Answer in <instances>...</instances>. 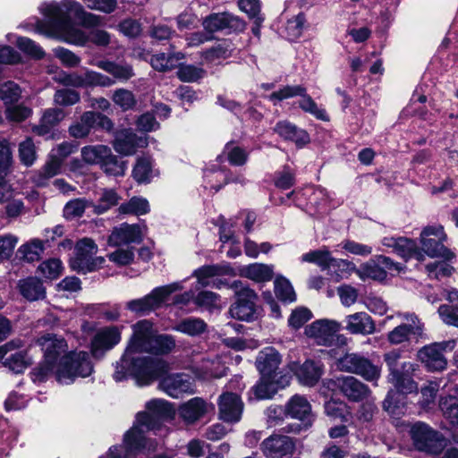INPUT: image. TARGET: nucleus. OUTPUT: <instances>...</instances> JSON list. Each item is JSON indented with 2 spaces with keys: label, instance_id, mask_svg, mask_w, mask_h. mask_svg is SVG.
Segmentation results:
<instances>
[{
  "label": "nucleus",
  "instance_id": "1",
  "mask_svg": "<svg viewBox=\"0 0 458 458\" xmlns=\"http://www.w3.org/2000/svg\"><path fill=\"white\" fill-rule=\"evenodd\" d=\"M132 335L120 360L115 363L116 382L131 377L140 386H148L169 370L168 363L159 358L143 356L149 352L157 329L153 323L142 319L132 325Z\"/></svg>",
  "mask_w": 458,
  "mask_h": 458
},
{
  "label": "nucleus",
  "instance_id": "2",
  "mask_svg": "<svg viewBox=\"0 0 458 458\" xmlns=\"http://www.w3.org/2000/svg\"><path fill=\"white\" fill-rule=\"evenodd\" d=\"M36 343L43 352V361L30 372L33 382H45L55 375L60 384L70 385L77 377H86L93 372L89 353L69 352L63 336L47 333L39 336Z\"/></svg>",
  "mask_w": 458,
  "mask_h": 458
},
{
  "label": "nucleus",
  "instance_id": "3",
  "mask_svg": "<svg viewBox=\"0 0 458 458\" xmlns=\"http://www.w3.org/2000/svg\"><path fill=\"white\" fill-rule=\"evenodd\" d=\"M39 11L46 18V21H38L37 22V29L39 32L76 46H85L89 42V38L83 30L73 25L72 16L86 28L95 27L101 23L99 16L86 12L83 6L75 0L43 3L39 6Z\"/></svg>",
  "mask_w": 458,
  "mask_h": 458
},
{
  "label": "nucleus",
  "instance_id": "4",
  "mask_svg": "<svg viewBox=\"0 0 458 458\" xmlns=\"http://www.w3.org/2000/svg\"><path fill=\"white\" fill-rule=\"evenodd\" d=\"M147 411L137 413L133 426L123 437V445H116L117 453L125 458H132L138 453L149 454L157 447L156 439L147 437L150 431L161 428V420L171 418L174 409L171 404L161 399H155L146 403Z\"/></svg>",
  "mask_w": 458,
  "mask_h": 458
},
{
  "label": "nucleus",
  "instance_id": "5",
  "mask_svg": "<svg viewBox=\"0 0 458 458\" xmlns=\"http://www.w3.org/2000/svg\"><path fill=\"white\" fill-rule=\"evenodd\" d=\"M89 64L105 71L113 78L89 68H82L80 72L64 73L60 82L64 86L74 88H107L114 85L115 81H127L134 76L132 66L126 63L99 60L91 61Z\"/></svg>",
  "mask_w": 458,
  "mask_h": 458
},
{
  "label": "nucleus",
  "instance_id": "6",
  "mask_svg": "<svg viewBox=\"0 0 458 458\" xmlns=\"http://www.w3.org/2000/svg\"><path fill=\"white\" fill-rule=\"evenodd\" d=\"M302 263L316 264L322 271H327L335 282L347 278L355 270V265L346 259H335L327 247L304 253Z\"/></svg>",
  "mask_w": 458,
  "mask_h": 458
},
{
  "label": "nucleus",
  "instance_id": "7",
  "mask_svg": "<svg viewBox=\"0 0 458 458\" xmlns=\"http://www.w3.org/2000/svg\"><path fill=\"white\" fill-rule=\"evenodd\" d=\"M294 97H301L298 103L302 111L312 114L318 120L328 121L329 118L325 109L319 107L312 98L307 94L306 89L301 85L284 86L270 94L268 99L276 105L277 102Z\"/></svg>",
  "mask_w": 458,
  "mask_h": 458
},
{
  "label": "nucleus",
  "instance_id": "8",
  "mask_svg": "<svg viewBox=\"0 0 458 458\" xmlns=\"http://www.w3.org/2000/svg\"><path fill=\"white\" fill-rule=\"evenodd\" d=\"M398 317L403 321L387 335V340L392 344L425 339L424 324L414 313H399Z\"/></svg>",
  "mask_w": 458,
  "mask_h": 458
},
{
  "label": "nucleus",
  "instance_id": "9",
  "mask_svg": "<svg viewBox=\"0 0 458 458\" xmlns=\"http://www.w3.org/2000/svg\"><path fill=\"white\" fill-rule=\"evenodd\" d=\"M337 365L341 370L356 374L375 384L381 376V367L359 353H346L338 360Z\"/></svg>",
  "mask_w": 458,
  "mask_h": 458
},
{
  "label": "nucleus",
  "instance_id": "10",
  "mask_svg": "<svg viewBox=\"0 0 458 458\" xmlns=\"http://www.w3.org/2000/svg\"><path fill=\"white\" fill-rule=\"evenodd\" d=\"M98 252V246L93 240L83 238L75 246V254L70 260L72 270L86 274L95 270L104 262L101 257H95Z\"/></svg>",
  "mask_w": 458,
  "mask_h": 458
},
{
  "label": "nucleus",
  "instance_id": "11",
  "mask_svg": "<svg viewBox=\"0 0 458 458\" xmlns=\"http://www.w3.org/2000/svg\"><path fill=\"white\" fill-rule=\"evenodd\" d=\"M447 236L442 225H428L420 233L422 250L431 258L440 257L446 260H452L454 254L444 245Z\"/></svg>",
  "mask_w": 458,
  "mask_h": 458
},
{
  "label": "nucleus",
  "instance_id": "12",
  "mask_svg": "<svg viewBox=\"0 0 458 458\" xmlns=\"http://www.w3.org/2000/svg\"><path fill=\"white\" fill-rule=\"evenodd\" d=\"M233 287L235 289L237 301L229 310L232 318L252 321L256 318L257 293L248 286H244L241 281H234Z\"/></svg>",
  "mask_w": 458,
  "mask_h": 458
},
{
  "label": "nucleus",
  "instance_id": "13",
  "mask_svg": "<svg viewBox=\"0 0 458 458\" xmlns=\"http://www.w3.org/2000/svg\"><path fill=\"white\" fill-rule=\"evenodd\" d=\"M414 446L422 452L437 454L445 446L442 436L424 422L417 421L409 430Z\"/></svg>",
  "mask_w": 458,
  "mask_h": 458
},
{
  "label": "nucleus",
  "instance_id": "14",
  "mask_svg": "<svg viewBox=\"0 0 458 458\" xmlns=\"http://www.w3.org/2000/svg\"><path fill=\"white\" fill-rule=\"evenodd\" d=\"M183 288L182 282H175L165 286L157 287L146 296L126 303V308L134 313H146L158 308L173 293Z\"/></svg>",
  "mask_w": 458,
  "mask_h": 458
},
{
  "label": "nucleus",
  "instance_id": "15",
  "mask_svg": "<svg viewBox=\"0 0 458 458\" xmlns=\"http://www.w3.org/2000/svg\"><path fill=\"white\" fill-rule=\"evenodd\" d=\"M455 344L454 340H449L425 345L418 352V358L428 371H442L447 366L443 352L452 351Z\"/></svg>",
  "mask_w": 458,
  "mask_h": 458
},
{
  "label": "nucleus",
  "instance_id": "16",
  "mask_svg": "<svg viewBox=\"0 0 458 458\" xmlns=\"http://www.w3.org/2000/svg\"><path fill=\"white\" fill-rule=\"evenodd\" d=\"M284 412L286 416L301 420V425L289 428L288 432L299 433L310 428L314 420L315 415L311 411V405L306 397L299 394L293 395L285 404Z\"/></svg>",
  "mask_w": 458,
  "mask_h": 458
},
{
  "label": "nucleus",
  "instance_id": "17",
  "mask_svg": "<svg viewBox=\"0 0 458 458\" xmlns=\"http://www.w3.org/2000/svg\"><path fill=\"white\" fill-rule=\"evenodd\" d=\"M404 267L394 262L390 258L386 256H378L377 261L370 260L363 264L357 273L361 279H373L377 281H383L386 278V270L390 273L399 274L403 270ZM356 271V269L354 270Z\"/></svg>",
  "mask_w": 458,
  "mask_h": 458
},
{
  "label": "nucleus",
  "instance_id": "18",
  "mask_svg": "<svg viewBox=\"0 0 458 458\" xmlns=\"http://www.w3.org/2000/svg\"><path fill=\"white\" fill-rule=\"evenodd\" d=\"M122 339L121 327H104L96 331L90 341V352L95 358H101L106 352L117 345Z\"/></svg>",
  "mask_w": 458,
  "mask_h": 458
},
{
  "label": "nucleus",
  "instance_id": "19",
  "mask_svg": "<svg viewBox=\"0 0 458 458\" xmlns=\"http://www.w3.org/2000/svg\"><path fill=\"white\" fill-rule=\"evenodd\" d=\"M214 409L213 403H208L201 397H193L179 406L178 415L184 423L191 425L213 411Z\"/></svg>",
  "mask_w": 458,
  "mask_h": 458
},
{
  "label": "nucleus",
  "instance_id": "20",
  "mask_svg": "<svg viewBox=\"0 0 458 458\" xmlns=\"http://www.w3.org/2000/svg\"><path fill=\"white\" fill-rule=\"evenodd\" d=\"M340 327V324L335 320L318 319L311 323L305 333L318 344L328 346L334 343Z\"/></svg>",
  "mask_w": 458,
  "mask_h": 458
},
{
  "label": "nucleus",
  "instance_id": "21",
  "mask_svg": "<svg viewBox=\"0 0 458 458\" xmlns=\"http://www.w3.org/2000/svg\"><path fill=\"white\" fill-rule=\"evenodd\" d=\"M148 145L147 136H138L131 129H123L115 134L113 147L114 150L123 156H131L138 148Z\"/></svg>",
  "mask_w": 458,
  "mask_h": 458
},
{
  "label": "nucleus",
  "instance_id": "22",
  "mask_svg": "<svg viewBox=\"0 0 458 458\" xmlns=\"http://www.w3.org/2000/svg\"><path fill=\"white\" fill-rule=\"evenodd\" d=\"M219 418L229 423L240 421L243 403L237 393L225 392L218 399Z\"/></svg>",
  "mask_w": 458,
  "mask_h": 458
},
{
  "label": "nucleus",
  "instance_id": "23",
  "mask_svg": "<svg viewBox=\"0 0 458 458\" xmlns=\"http://www.w3.org/2000/svg\"><path fill=\"white\" fill-rule=\"evenodd\" d=\"M341 393L350 401L360 402L370 395L367 385L352 376L339 377L332 381Z\"/></svg>",
  "mask_w": 458,
  "mask_h": 458
},
{
  "label": "nucleus",
  "instance_id": "24",
  "mask_svg": "<svg viewBox=\"0 0 458 458\" xmlns=\"http://www.w3.org/2000/svg\"><path fill=\"white\" fill-rule=\"evenodd\" d=\"M160 389L173 398L184 394H193L194 385L191 377L186 374H172L165 377L159 383Z\"/></svg>",
  "mask_w": 458,
  "mask_h": 458
},
{
  "label": "nucleus",
  "instance_id": "25",
  "mask_svg": "<svg viewBox=\"0 0 458 458\" xmlns=\"http://www.w3.org/2000/svg\"><path fill=\"white\" fill-rule=\"evenodd\" d=\"M202 26L206 31L213 33L224 30H242L245 28V23L237 16L222 13L207 16L202 21Z\"/></svg>",
  "mask_w": 458,
  "mask_h": 458
},
{
  "label": "nucleus",
  "instance_id": "26",
  "mask_svg": "<svg viewBox=\"0 0 458 458\" xmlns=\"http://www.w3.org/2000/svg\"><path fill=\"white\" fill-rule=\"evenodd\" d=\"M260 448L267 457L281 458L292 454L295 449V444L290 437L272 435L261 443Z\"/></svg>",
  "mask_w": 458,
  "mask_h": 458
},
{
  "label": "nucleus",
  "instance_id": "27",
  "mask_svg": "<svg viewBox=\"0 0 458 458\" xmlns=\"http://www.w3.org/2000/svg\"><path fill=\"white\" fill-rule=\"evenodd\" d=\"M146 229L145 225L122 224L114 227L108 238V242L113 246H121L132 242H140Z\"/></svg>",
  "mask_w": 458,
  "mask_h": 458
},
{
  "label": "nucleus",
  "instance_id": "28",
  "mask_svg": "<svg viewBox=\"0 0 458 458\" xmlns=\"http://www.w3.org/2000/svg\"><path fill=\"white\" fill-rule=\"evenodd\" d=\"M382 244L391 248L393 252L404 259L411 258H415L418 260L424 259V254L419 250L416 242L408 238L384 237Z\"/></svg>",
  "mask_w": 458,
  "mask_h": 458
},
{
  "label": "nucleus",
  "instance_id": "29",
  "mask_svg": "<svg viewBox=\"0 0 458 458\" xmlns=\"http://www.w3.org/2000/svg\"><path fill=\"white\" fill-rule=\"evenodd\" d=\"M299 382L304 386L316 385L323 374V368L318 362L308 360L302 364L293 362L289 366Z\"/></svg>",
  "mask_w": 458,
  "mask_h": 458
},
{
  "label": "nucleus",
  "instance_id": "30",
  "mask_svg": "<svg viewBox=\"0 0 458 458\" xmlns=\"http://www.w3.org/2000/svg\"><path fill=\"white\" fill-rule=\"evenodd\" d=\"M417 365L409 361L402 364V371L397 373L396 377H390L388 379L393 383L398 392L403 394H411L417 392L418 386L412 379L413 372Z\"/></svg>",
  "mask_w": 458,
  "mask_h": 458
},
{
  "label": "nucleus",
  "instance_id": "31",
  "mask_svg": "<svg viewBox=\"0 0 458 458\" xmlns=\"http://www.w3.org/2000/svg\"><path fill=\"white\" fill-rule=\"evenodd\" d=\"M274 131L284 140L293 141L298 147H303L310 142V136L306 131L286 120L278 122Z\"/></svg>",
  "mask_w": 458,
  "mask_h": 458
},
{
  "label": "nucleus",
  "instance_id": "32",
  "mask_svg": "<svg viewBox=\"0 0 458 458\" xmlns=\"http://www.w3.org/2000/svg\"><path fill=\"white\" fill-rule=\"evenodd\" d=\"M281 363V355L273 347H266L261 350L256 359V367L260 376H271L278 369Z\"/></svg>",
  "mask_w": 458,
  "mask_h": 458
},
{
  "label": "nucleus",
  "instance_id": "33",
  "mask_svg": "<svg viewBox=\"0 0 458 458\" xmlns=\"http://www.w3.org/2000/svg\"><path fill=\"white\" fill-rule=\"evenodd\" d=\"M345 329L352 334L370 335L375 331V324L366 312H357L345 318Z\"/></svg>",
  "mask_w": 458,
  "mask_h": 458
},
{
  "label": "nucleus",
  "instance_id": "34",
  "mask_svg": "<svg viewBox=\"0 0 458 458\" xmlns=\"http://www.w3.org/2000/svg\"><path fill=\"white\" fill-rule=\"evenodd\" d=\"M234 49V45L231 40L223 39L201 52V57L207 64H220L223 60L230 57Z\"/></svg>",
  "mask_w": 458,
  "mask_h": 458
},
{
  "label": "nucleus",
  "instance_id": "35",
  "mask_svg": "<svg viewBox=\"0 0 458 458\" xmlns=\"http://www.w3.org/2000/svg\"><path fill=\"white\" fill-rule=\"evenodd\" d=\"M240 276L256 283L268 282L274 276V266L263 263L250 264L240 269Z\"/></svg>",
  "mask_w": 458,
  "mask_h": 458
},
{
  "label": "nucleus",
  "instance_id": "36",
  "mask_svg": "<svg viewBox=\"0 0 458 458\" xmlns=\"http://www.w3.org/2000/svg\"><path fill=\"white\" fill-rule=\"evenodd\" d=\"M63 163L55 156L49 154L46 164L40 170L35 172L31 177L32 182L38 186L43 187L47 185L48 180L59 174Z\"/></svg>",
  "mask_w": 458,
  "mask_h": 458
},
{
  "label": "nucleus",
  "instance_id": "37",
  "mask_svg": "<svg viewBox=\"0 0 458 458\" xmlns=\"http://www.w3.org/2000/svg\"><path fill=\"white\" fill-rule=\"evenodd\" d=\"M111 148L106 145H88L81 149L82 161L87 165H99L102 166L105 160L110 157Z\"/></svg>",
  "mask_w": 458,
  "mask_h": 458
},
{
  "label": "nucleus",
  "instance_id": "38",
  "mask_svg": "<svg viewBox=\"0 0 458 458\" xmlns=\"http://www.w3.org/2000/svg\"><path fill=\"white\" fill-rule=\"evenodd\" d=\"M65 117V113L60 108H49L45 110L40 123L33 128V131L45 136Z\"/></svg>",
  "mask_w": 458,
  "mask_h": 458
},
{
  "label": "nucleus",
  "instance_id": "39",
  "mask_svg": "<svg viewBox=\"0 0 458 458\" xmlns=\"http://www.w3.org/2000/svg\"><path fill=\"white\" fill-rule=\"evenodd\" d=\"M21 294L29 301H36L43 298L45 289L42 283L36 277H28L19 282Z\"/></svg>",
  "mask_w": 458,
  "mask_h": 458
},
{
  "label": "nucleus",
  "instance_id": "40",
  "mask_svg": "<svg viewBox=\"0 0 458 458\" xmlns=\"http://www.w3.org/2000/svg\"><path fill=\"white\" fill-rule=\"evenodd\" d=\"M175 346L176 341L174 335L159 334L157 331L148 353L154 355H166L172 352Z\"/></svg>",
  "mask_w": 458,
  "mask_h": 458
},
{
  "label": "nucleus",
  "instance_id": "41",
  "mask_svg": "<svg viewBox=\"0 0 458 458\" xmlns=\"http://www.w3.org/2000/svg\"><path fill=\"white\" fill-rule=\"evenodd\" d=\"M207 327L201 318H188L177 323L173 329L190 336H198L206 331Z\"/></svg>",
  "mask_w": 458,
  "mask_h": 458
},
{
  "label": "nucleus",
  "instance_id": "42",
  "mask_svg": "<svg viewBox=\"0 0 458 458\" xmlns=\"http://www.w3.org/2000/svg\"><path fill=\"white\" fill-rule=\"evenodd\" d=\"M118 209L121 214L143 216L150 211V206L147 199L135 196L121 204Z\"/></svg>",
  "mask_w": 458,
  "mask_h": 458
},
{
  "label": "nucleus",
  "instance_id": "43",
  "mask_svg": "<svg viewBox=\"0 0 458 458\" xmlns=\"http://www.w3.org/2000/svg\"><path fill=\"white\" fill-rule=\"evenodd\" d=\"M182 58L183 55L180 52L168 55L161 53L152 55L150 64L157 71L166 72L174 69L176 63Z\"/></svg>",
  "mask_w": 458,
  "mask_h": 458
},
{
  "label": "nucleus",
  "instance_id": "44",
  "mask_svg": "<svg viewBox=\"0 0 458 458\" xmlns=\"http://www.w3.org/2000/svg\"><path fill=\"white\" fill-rule=\"evenodd\" d=\"M200 369L202 373L199 374V377L205 380L222 377L226 375L227 371V368L218 358L212 360H204Z\"/></svg>",
  "mask_w": 458,
  "mask_h": 458
},
{
  "label": "nucleus",
  "instance_id": "45",
  "mask_svg": "<svg viewBox=\"0 0 458 458\" xmlns=\"http://www.w3.org/2000/svg\"><path fill=\"white\" fill-rule=\"evenodd\" d=\"M274 289L276 297L284 302H293L296 301V294L293 285L284 276H276L274 281Z\"/></svg>",
  "mask_w": 458,
  "mask_h": 458
},
{
  "label": "nucleus",
  "instance_id": "46",
  "mask_svg": "<svg viewBox=\"0 0 458 458\" xmlns=\"http://www.w3.org/2000/svg\"><path fill=\"white\" fill-rule=\"evenodd\" d=\"M43 250L44 242L39 239H34L30 242L21 245L18 249V254L21 259L28 262H33L40 258Z\"/></svg>",
  "mask_w": 458,
  "mask_h": 458
},
{
  "label": "nucleus",
  "instance_id": "47",
  "mask_svg": "<svg viewBox=\"0 0 458 458\" xmlns=\"http://www.w3.org/2000/svg\"><path fill=\"white\" fill-rule=\"evenodd\" d=\"M121 199L118 193L112 189H104L100 193L98 202L94 205V210L98 214H102L116 206Z\"/></svg>",
  "mask_w": 458,
  "mask_h": 458
},
{
  "label": "nucleus",
  "instance_id": "48",
  "mask_svg": "<svg viewBox=\"0 0 458 458\" xmlns=\"http://www.w3.org/2000/svg\"><path fill=\"white\" fill-rule=\"evenodd\" d=\"M30 363L31 359L28 356L26 351H17L4 360L5 367L15 373L23 372Z\"/></svg>",
  "mask_w": 458,
  "mask_h": 458
},
{
  "label": "nucleus",
  "instance_id": "49",
  "mask_svg": "<svg viewBox=\"0 0 458 458\" xmlns=\"http://www.w3.org/2000/svg\"><path fill=\"white\" fill-rule=\"evenodd\" d=\"M132 175L138 182H148L152 177V159L146 157L138 158Z\"/></svg>",
  "mask_w": 458,
  "mask_h": 458
},
{
  "label": "nucleus",
  "instance_id": "50",
  "mask_svg": "<svg viewBox=\"0 0 458 458\" xmlns=\"http://www.w3.org/2000/svg\"><path fill=\"white\" fill-rule=\"evenodd\" d=\"M112 100L123 111L132 109L137 103L134 94L126 89H115L113 93Z\"/></svg>",
  "mask_w": 458,
  "mask_h": 458
},
{
  "label": "nucleus",
  "instance_id": "51",
  "mask_svg": "<svg viewBox=\"0 0 458 458\" xmlns=\"http://www.w3.org/2000/svg\"><path fill=\"white\" fill-rule=\"evenodd\" d=\"M269 377L270 376H261L260 379L251 388V391L254 394L256 399H269L272 398L276 393V390L272 385V381H270Z\"/></svg>",
  "mask_w": 458,
  "mask_h": 458
},
{
  "label": "nucleus",
  "instance_id": "52",
  "mask_svg": "<svg viewBox=\"0 0 458 458\" xmlns=\"http://www.w3.org/2000/svg\"><path fill=\"white\" fill-rule=\"evenodd\" d=\"M19 158L26 166H31L37 159L36 147L31 138H27L19 144Z\"/></svg>",
  "mask_w": 458,
  "mask_h": 458
},
{
  "label": "nucleus",
  "instance_id": "53",
  "mask_svg": "<svg viewBox=\"0 0 458 458\" xmlns=\"http://www.w3.org/2000/svg\"><path fill=\"white\" fill-rule=\"evenodd\" d=\"M206 72L199 66L191 64L181 65L177 71V77L185 82H194L204 77Z\"/></svg>",
  "mask_w": 458,
  "mask_h": 458
},
{
  "label": "nucleus",
  "instance_id": "54",
  "mask_svg": "<svg viewBox=\"0 0 458 458\" xmlns=\"http://www.w3.org/2000/svg\"><path fill=\"white\" fill-rule=\"evenodd\" d=\"M448 260L435 261L426 266V270L430 278L440 279L450 276L454 271V267L448 264Z\"/></svg>",
  "mask_w": 458,
  "mask_h": 458
},
{
  "label": "nucleus",
  "instance_id": "55",
  "mask_svg": "<svg viewBox=\"0 0 458 458\" xmlns=\"http://www.w3.org/2000/svg\"><path fill=\"white\" fill-rule=\"evenodd\" d=\"M194 303L207 310L218 309L220 307V296L210 291H202L194 298Z\"/></svg>",
  "mask_w": 458,
  "mask_h": 458
},
{
  "label": "nucleus",
  "instance_id": "56",
  "mask_svg": "<svg viewBox=\"0 0 458 458\" xmlns=\"http://www.w3.org/2000/svg\"><path fill=\"white\" fill-rule=\"evenodd\" d=\"M81 99L80 93L75 89H57L54 95V102L58 106H68L78 103Z\"/></svg>",
  "mask_w": 458,
  "mask_h": 458
},
{
  "label": "nucleus",
  "instance_id": "57",
  "mask_svg": "<svg viewBox=\"0 0 458 458\" xmlns=\"http://www.w3.org/2000/svg\"><path fill=\"white\" fill-rule=\"evenodd\" d=\"M305 22L304 15L300 13L295 17L288 20L285 28V37L289 40H295L301 35Z\"/></svg>",
  "mask_w": 458,
  "mask_h": 458
},
{
  "label": "nucleus",
  "instance_id": "58",
  "mask_svg": "<svg viewBox=\"0 0 458 458\" xmlns=\"http://www.w3.org/2000/svg\"><path fill=\"white\" fill-rule=\"evenodd\" d=\"M63 269L62 262L58 259H50L42 262L38 270L47 279L57 278Z\"/></svg>",
  "mask_w": 458,
  "mask_h": 458
},
{
  "label": "nucleus",
  "instance_id": "59",
  "mask_svg": "<svg viewBox=\"0 0 458 458\" xmlns=\"http://www.w3.org/2000/svg\"><path fill=\"white\" fill-rule=\"evenodd\" d=\"M16 45L21 51L33 58L40 59L44 56L43 49L29 38H18Z\"/></svg>",
  "mask_w": 458,
  "mask_h": 458
},
{
  "label": "nucleus",
  "instance_id": "60",
  "mask_svg": "<svg viewBox=\"0 0 458 458\" xmlns=\"http://www.w3.org/2000/svg\"><path fill=\"white\" fill-rule=\"evenodd\" d=\"M224 153L227 155L228 161L233 165H242L248 158V153L233 143L225 145Z\"/></svg>",
  "mask_w": 458,
  "mask_h": 458
},
{
  "label": "nucleus",
  "instance_id": "61",
  "mask_svg": "<svg viewBox=\"0 0 458 458\" xmlns=\"http://www.w3.org/2000/svg\"><path fill=\"white\" fill-rule=\"evenodd\" d=\"M102 169L109 175L122 176L124 174L126 165L124 162H120L117 157L110 152V157H107L102 165Z\"/></svg>",
  "mask_w": 458,
  "mask_h": 458
},
{
  "label": "nucleus",
  "instance_id": "62",
  "mask_svg": "<svg viewBox=\"0 0 458 458\" xmlns=\"http://www.w3.org/2000/svg\"><path fill=\"white\" fill-rule=\"evenodd\" d=\"M312 317L311 311L304 307L295 309L289 319L288 324L294 329L301 328L306 322H308Z\"/></svg>",
  "mask_w": 458,
  "mask_h": 458
},
{
  "label": "nucleus",
  "instance_id": "63",
  "mask_svg": "<svg viewBox=\"0 0 458 458\" xmlns=\"http://www.w3.org/2000/svg\"><path fill=\"white\" fill-rule=\"evenodd\" d=\"M21 96V89L19 86L13 82L8 81L3 84L0 88V98L5 103H13L19 99Z\"/></svg>",
  "mask_w": 458,
  "mask_h": 458
},
{
  "label": "nucleus",
  "instance_id": "64",
  "mask_svg": "<svg viewBox=\"0 0 458 458\" xmlns=\"http://www.w3.org/2000/svg\"><path fill=\"white\" fill-rule=\"evenodd\" d=\"M437 312L445 324L458 327V308L443 304L439 306Z\"/></svg>",
  "mask_w": 458,
  "mask_h": 458
}]
</instances>
